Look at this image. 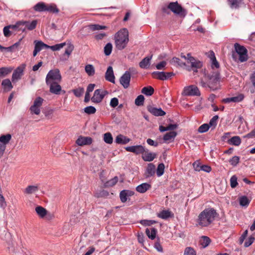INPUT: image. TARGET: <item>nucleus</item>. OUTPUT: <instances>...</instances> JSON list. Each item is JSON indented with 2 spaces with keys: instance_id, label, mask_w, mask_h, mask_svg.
Wrapping results in <instances>:
<instances>
[{
  "instance_id": "14",
  "label": "nucleus",
  "mask_w": 255,
  "mask_h": 255,
  "mask_svg": "<svg viewBox=\"0 0 255 255\" xmlns=\"http://www.w3.org/2000/svg\"><path fill=\"white\" fill-rule=\"evenodd\" d=\"M60 82L51 83L46 84L49 87V91L52 94L55 95H60L62 91L61 86L59 84Z\"/></svg>"
},
{
  "instance_id": "43",
  "label": "nucleus",
  "mask_w": 255,
  "mask_h": 255,
  "mask_svg": "<svg viewBox=\"0 0 255 255\" xmlns=\"http://www.w3.org/2000/svg\"><path fill=\"white\" fill-rule=\"evenodd\" d=\"M35 211L39 216L43 218L47 214L46 210L41 206H37L35 208Z\"/></svg>"
},
{
  "instance_id": "58",
  "label": "nucleus",
  "mask_w": 255,
  "mask_h": 255,
  "mask_svg": "<svg viewBox=\"0 0 255 255\" xmlns=\"http://www.w3.org/2000/svg\"><path fill=\"white\" fill-rule=\"evenodd\" d=\"M240 157L238 156H234L230 159V163L233 166H236L239 162Z\"/></svg>"
},
{
  "instance_id": "59",
  "label": "nucleus",
  "mask_w": 255,
  "mask_h": 255,
  "mask_svg": "<svg viewBox=\"0 0 255 255\" xmlns=\"http://www.w3.org/2000/svg\"><path fill=\"white\" fill-rule=\"evenodd\" d=\"M7 204L5 200V198L3 196L0 194V208L2 210H5Z\"/></svg>"
},
{
  "instance_id": "23",
  "label": "nucleus",
  "mask_w": 255,
  "mask_h": 255,
  "mask_svg": "<svg viewBox=\"0 0 255 255\" xmlns=\"http://www.w3.org/2000/svg\"><path fill=\"white\" fill-rule=\"evenodd\" d=\"M130 139L128 137L123 135H118L115 139V142L117 144H126L130 141Z\"/></svg>"
},
{
  "instance_id": "63",
  "label": "nucleus",
  "mask_w": 255,
  "mask_h": 255,
  "mask_svg": "<svg viewBox=\"0 0 255 255\" xmlns=\"http://www.w3.org/2000/svg\"><path fill=\"white\" fill-rule=\"evenodd\" d=\"M9 252L10 253H12L13 255H16L19 253V251L17 248V247H15L13 246H10L8 247Z\"/></svg>"
},
{
  "instance_id": "35",
  "label": "nucleus",
  "mask_w": 255,
  "mask_h": 255,
  "mask_svg": "<svg viewBox=\"0 0 255 255\" xmlns=\"http://www.w3.org/2000/svg\"><path fill=\"white\" fill-rule=\"evenodd\" d=\"M47 4L43 2H39L34 6V9L38 12L45 11Z\"/></svg>"
},
{
  "instance_id": "6",
  "label": "nucleus",
  "mask_w": 255,
  "mask_h": 255,
  "mask_svg": "<svg viewBox=\"0 0 255 255\" xmlns=\"http://www.w3.org/2000/svg\"><path fill=\"white\" fill-rule=\"evenodd\" d=\"M62 80V77L60 71L58 69L51 70L47 74L46 77V83L50 84L54 82H60Z\"/></svg>"
},
{
  "instance_id": "13",
  "label": "nucleus",
  "mask_w": 255,
  "mask_h": 255,
  "mask_svg": "<svg viewBox=\"0 0 255 255\" xmlns=\"http://www.w3.org/2000/svg\"><path fill=\"white\" fill-rule=\"evenodd\" d=\"M131 74L129 71H126L125 73L121 76L120 79L121 84L124 88H128L129 86L130 81Z\"/></svg>"
},
{
  "instance_id": "64",
  "label": "nucleus",
  "mask_w": 255,
  "mask_h": 255,
  "mask_svg": "<svg viewBox=\"0 0 255 255\" xmlns=\"http://www.w3.org/2000/svg\"><path fill=\"white\" fill-rule=\"evenodd\" d=\"M10 26L9 25L4 27L3 29V34L5 37H9L11 34V31L10 30Z\"/></svg>"
},
{
  "instance_id": "38",
  "label": "nucleus",
  "mask_w": 255,
  "mask_h": 255,
  "mask_svg": "<svg viewBox=\"0 0 255 255\" xmlns=\"http://www.w3.org/2000/svg\"><path fill=\"white\" fill-rule=\"evenodd\" d=\"M11 138V135L10 134L1 135L0 136V142H1V144H3L6 146V144L9 142Z\"/></svg>"
},
{
  "instance_id": "44",
  "label": "nucleus",
  "mask_w": 255,
  "mask_h": 255,
  "mask_svg": "<svg viewBox=\"0 0 255 255\" xmlns=\"http://www.w3.org/2000/svg\"><path fill=\"white\" fill-rule=\"evenodd\" d=\"M172 63L176 64L177 65L181 67L186 65V61L184 60V61H182L179 58L174 57L172 58L171 61Z\"/></svg>"
},
{
  "instance_id": "20",
  "label": "nucleus",
  "mask_w": 255,
  "mask_h": 255,
  "mask_svg": "<svg viewBox=\"0 0 255 255\" xmlns=\"http://www.w3.org/2000/svg\"><path fill=\"white\" fill-rule=\"evenodd\" d=\"M105 79L108 81L112 83L115 82V77L114 74L113 69L112 66H109L105 73Z\"/></svg>"
},
{
  "instance_id": "60",
  "label": "nucleus",
  "mask_w": 255,
  "mask_h": 255,
  "mask_svg": "<svg viewBox=\"0 0 255 255\" xmlns=\"http://www.w3.org/2000/svg\"><path fill=\"white\" fill-rule=\"evenodd\" d=\"M139 223L144 226H150L155 223L154 220H141L139 221Z\"/></svg>"
},
{
  "instance_id": "16",
  "label": "nucleus",
  "mask_w": 255,
  "mask_h": 255,
  "mask_svg": "<svg viewBox=\"0 0 255 255\" xmlns=\"http://www.w3.org/2000/svg\"><path fill=\"white\" fill-rule=\"evenodd\" d=\"M126 150L128 151L134 153L136 154L142 153V152L144 151L145 148L141 145H133L128 146L125 148Z\"/></svg>"
},
{
  "instance_id": "30",
  "label": "nucleus",
  "mask_w": 255,
  "mask_h": 255,
  "mask_svg": "<svg viewBox=\"0 0 255 255\" xmlns=\"http://www.w3.org/2000/svg\"><path fill=\"white\" fill-rule=\"evenodd\" d=\"M155 172V166L153 163H149L146 170V176L147 177H150L154 174Z\"/></svg>"
},
{
  "instance_id": "56",
  "label": "nucleus",
  "mask_w": 255,
  "mask_h": 255,
  "mask_svg": "<svg viewBox=\"0 0 255 255\" xmlns=\"http://www.w3.org/2000/svg\"><path fill=\"white\" fill-rule=\"evenodd\" d=\"M73 92L76 97H80L83 94L84 89L82 87H79L76 89L73 90Z\"/></svg>"
},
{
  "instance_id": "34",
  "label": "nucleus",
  "mask_w": 255,
  "mask_h": 255,
  "mask_svg": "<svg viewBox=\"0 0 255 255\" xmlns=\"http://www.w3.org/2000/svg\"><path fill=\"white\" fill-rule=\"evenodd\" d=\"M174 74L172 72L160 71V80H167L170 79Z\"/></svg>"
},
{
  "instance_id": "46",
  "label": "nucleus",
  "mask_w": 255,
  "mask_h": 255,
  "mask_svg": "<svg viewBox=\"0 0 255 255\" xmlns=\"http://www.w3.org/2000/svg\"><path fill=\"white\" fill-rule=\"evenodd\" d=\"M88 27L92 31L104 29L107 28L105 26L100 25L99 24H90L88 25Z\"/></svg>"
},
{
  "instance_id": "29",
  "label": "nucleus",
  "mask_w": 255,
  "mask_h": 255,
  "mask_svg": "<svg viewBox=\"0 0 255 255\" xmlns=\"http://www.w3.org/2000/svg\"><path fill=\"white\" fill-rule=\"evenodd\" d=\"M100 178L102 182L104 183V186L105 187H109L113 186L118 181V177L117 176H115L113 178L106 182H105V181L102 179L101 177Z\"/></svg>"
},
{
  "instance_id": "2",
  "label": "nucleus",
  "mask_w": 255,
  "mask_h": 255,
  "mask_svg": "<svg viewBox=\"0 0 255 255\" xmlns=\"http://www.w3.org/2000/svg\"><path fill=\"white\" fill-rule=\"evenodd\" d=\"M218 215L216 210L213 208H206L198 215L197 223L202 227H208Z\"/></svg>"
},
{
  "instance_id": "19",
  "label": "nucleus",
  "mask_w": 255,
  "mask_h": 255,
  "mask_svg": "<svg viewBox=\"0 0 255 255\" xmlns=\"http://www.w3.org/2000/svg\"><path fill=\"white\" fill-rule=\"evenodd\" d=\"M244 99V95L240 94L237 96L225 98L223 100V102L225 103H229L231 102L239 103L241 102Z\"/></svg>"
},
{
  "instance_id": "36",
  "label": "nucleus",
  "mask_w": 255,
  "mask_h": 255,
  "mask_svg": "<svg viewBox=\"0 0 255 255\" xmlns=\"http://www.w3.org/2000/svg\"><path fill=\"white\" fill-rule=\"evenodd\" d=\"M38 190V187L37 185H29L24 190V193L26 194H31L35 193Z\"/></svg>"
},
{
  "instance_id": "54",
  "label": "nucleus",
  "mask_w": 255,
  "mask_h": 255,
  "mask_svg": "<svg viewBox=\"0 0 255 255\" xmlns=\"http://www.w3.org/2000/svg\"><path fill=\"white\" fill-rule=\"evenodd\" d=\"M66 45L65 42L57 44L52 46H49V48L51 49L53 51L59 50L63 48Z\"/></svg>"
},
{
  "instance_id": "45",
  "label": "nucleus",
  "mask_w": 255,
  "mask_h": 255,
  "mask_svg": "<svg viewBox=\"0 0 255 255\" xmlns=\"http://www.w3.org/2000/svg\"><path fill=\"white\" fill-rule=\"evenodd\" d=\"M104 141L108 144H112L113 142V138L110 132H106L104 134Z\"/></svg>"
},
{
  "instance_id": "42",
  "label": "nucleus",
  "mask_w": 255,
  "mask_h": 255,
  "mask_svg": "<svg viewBox=\"0 0 255 255\" xmlns=\"http://www.w3.org/2000/svg\"><path fill=\"white\" fill-rule=\"evenodd\" d=\"M9 26H10V29L13 30L25 31V28L22 27L21 21L17 22L15 24L9 25Z\"/></svg>"
},
{
  "instance_id": "3",
  "label": "nucleus",
  "mask_w": 255,
  "mask_h": 255,
  "mask_svg": "<svg viewBox=\"0 0 255 255\" xmlns=\"http://www.w3.org/2000/svg\"><path fill=\"white\" fill-rule=\"evenodd\" d=\"M128 31L126 28H123L115 35L116 47L118 50L124 49L128 42Z\"/></svg>"
},
{
  "instance_id": "27",
  "label": "nucleus",
  "mask_w": 255,
  "mask_h": 255,
  "mask_svg": "<svg viewBox=\"0 0 255 255\" xmlns=\"http://www.w3.org/2000/svg\"><path fill=\"white\" fill-rule=\"evenodd\" d=\"M34 48L40 52L43 49H49V45L44 43L41 41L35 40L34 41Z\"/></svg>"
},
{
  "instance_id": "62",
  "label": "nucleus",
  "mask_w": 255,
  "mask_h": 255,
  "mask_svg": "<svg viewBox=\"0 0 255 255\" xmlns=\"http://www.w3.org/2000/svg\"><path fill=\"white\" fill-rule=\"evenodd\" d=\"M120 197L121 201L123 203H125L127 201L128 197L127 195V194H126L125 190L122 191L120 192Z\"/></svg>"
},
{
  "instance_id": "39",
  "label": "nucleus",
  "mask_w": 255,
  "mask_h": 255,
  "mask_svg": "<svg viewBox=\"0 0 255 255\" xmlns=\"http://www.w3.org/2000/svg\"><path fill=\"white\" fill-rule=\"evenodd\" d=\"M174 217V214L169 210H162L160 212V218L167 219Z\"/></svg>"
},
{
  "instance_id": "40",
  "label": "nucleus",
  "mask_w": 255,
  "mask_h": 255,
  "mask_svg": "<svg viewBox=\"0 0 255 255\" xmlns=\"http://www.w3.org/2000/svg\"><path fill=\"white\" fill-rule=\"evenodd\" d=\"M141 93L146 96H151L154 93V89L151 86L143 87L141 90Z\"/></svg>"
},
{
  "instance_id": "25",
  "label": "nucleus",
  "mask_w": 255,
  "mask_h": 255,
  "mask_svg": "<svg viewBox=\"0 0 255 255\" xmlns=\"http://www.w3.org/2000/svg\"><path fill=\"white\" fill-rule=\"evenodd\" d=\"M1 86L5 92L10 91L13 88L11 82L9 79H5L2 80L1 82Z\"/></svg>"
},
{
  "instance_id": "53",
  "label": "nucleus",
  "mask_w": 255,
  "mask_h": 255,
  "mask_svg": "<svg viewBox=\"0 0 255 255\" xmlns=\"http://www.w3.org/2000/svg\"><path fill=\"white\" fill-rule=\"evenodd\" d=\"M183 255H196V252L193 248L187 247L184 250Z\"/></svg>"
},
{
  "instance_id": "33",
  "label": "nucleus",
  "mask_w": 255,
  "mask_h": 255,
  "mask_svg": "<svg viewBox=\"0 0 255 255\" xmlns=\"http://www.w3.org/2000/svg\"><path fill=\"white\" fill-rule=\"evenodd\" d=\"M45 11H48L53 13H57L59 12V9L57 7L55 4H47Z\"/></svg>"
},
{
  "instance_id": "52",
  "label": "nucleus",
  "mask_w": 255,
  "mask_h": 255,
  "mask_svg": "<svg viewBox=\"0 0 255 255\" xmlns=\"http://www.w3.org/2000/svg\"><path fill=\"white\" fill-rule=\"evenodd\" d=\"M144 96L141 95H139L135 100V104L138 106H142L144 103Z\"/></svg>"
},
{
  "instance_id": "50",
  "label": "nucleus",
  "mask_w": 255,
  "mask_h": 255,
  "mask_svg": "<svg viewBox=\"0 0 255 255\" xmlns=\"http://www.w3.org/2000/svg\"><path fill=\"white\" fill-rule=\"evenodd\" d=\"M232 8H237L239 7L241 0H228Z\"/></svg>"
},
{
  "instance_id": "22",
  "label": "nucleus",
  "mask_w": 255,
  "mask_h": 255,
  "mask_svg": "<svg viewBox=\"0 0 255 255\" xmlns=\"http://www.w3.org/2000/svg\"><path fill=\"white\" fill-rule=\"evenodd\" d=\"M151 58L152 55L144 58L139 63V67L142 69H148L150 66Z\"/></svg>"
},
{
  "instance_id": "9",
  "label": "nucleus",
  "mask_w": 255,
  "mask_h": 255,
  "mask_svg": "<svg viewBox=\"0 0 255 255\" xmlns=\"http://www.w3.org/2000/svg\"><path fill=\"white\" fill-rule=\"evenodd\" d=\"M44 100L41 97L36 98L33 102V104L30 107L29 110L31 114L39 115L40 113V108Z\"/></svg>"
},
{
  "instance_id": "41",
  "label": "nucleus",
  "mask_w": 255,
  "mask_h": 255,
  "mask_svg": "<svg viewBox=\"0 0 255 255\" xmlns=\"http://www.w3.org/2000/svg\"><path fill=\"white\" fill-rule=\"evenodd\" d=\"M12 70L10 67H1L0 68V77H4L9 74Z\"/></svg>"
},
{
  "instance_id": "21",
  "label": "nucleus",
  "mask_w": 255,
  "mask_h": 255,
  "mask_svg": "<svg viewBox=\"0 0 255 255\" xmlns=\"http://www.w3.org/2000/svg\"><path fill=\"white\" fill-rule=\"evenodd\" d=\"M22 27L25 28V29L27 28L29 30L34 29L37 25V21L36 20L32 21L31 22L27 21H21Z\"/></svg>"
},
{
  "instance_id": "17",
  "label": "nucleus",
  "mask_w": 255,
  "mask_h": 255,
  "mask_svg": "<svg viewBox=\"0 0 255 255\" xmlns=\"http://www.w3.org/2000/svg\"><path fill=\"white\" fill-rule=\"evenodd\" d=\"M174 130H168L169 132H166L163 137V140L164 142L170 143L174 140L177 133Z\"/></svg>"
},
{
  "instance_id": "28",
  "label": "nucleus",
  "mask_w": 255,
  "mask_h": 255,
  "mask_svg": "<svg viewBox=\"0 0 255 255\" xmlns=\"http://www.w3.org/2000/svg\"><path fill=\"white\" fill-rule=\"evenodd\" d=\"M145 233L149 239L153 240L156 237L157 230L154 228H147L145 230Z\"/></svg>"
},
{
  "instance_id": "11",
  "label": "nucleus",
  "mask_w": 255,
  "mask_h": 255,
  "mask_svg": "<svg viewBox=\"0 0 255 255\" xmlns=\"http://www.w3.org/2000/svg\"><path fill=\"white\" fill-rule=\"evenodd\" d=\"M108 94V92L106 90L97 89L94 91L93 96L91 98V101L95 103H99Z\"/></svg>"
},
{
  "instance_id": "51",
  "label": "nucleus",
  "mask_w": 255,
  "mask_h": 255,
  "mask_svg": "<svg viewBox=\"0 0 255 255\" xmlns=\"http://www.w3.org/2000/svg\"><path fill=\"white\" fill-rule=\"evenodd\" d=\"M240 204L242 206H248L250 203V200L246 196L241 197L240 198Z\"/></svg>"
},
{
  "instance_id": "47",
  "label": "nucleus",
  "mask_w": 255,
  "mask_h": 255,
  "mask_svg": "<svg viewBox=\"0 0 255 255\" xmlns=\"http://www.w3.org/2000/svg\"><path fill=\"white\" fill-rule=\"evenodd\" d=\"M147 110L153 115L155 116H159V109H157L152 106H149L147 107Z\"/></svg>"
},
{
  "instance_id": "37",
  "label": "nucleus",
  "mask_w": 255,
  "mask_h": 255,
  "mask_svg": "<svg viewBox=\"0 0 255 255\" xmlns=\"http://www.w3.org/2000/svg\"><path fill=\"white\" fill-rule=\"evenodd\" d=\"M85 70L86 73L89 76H92L95 73V69L92 64H87L85 66Z\"/></svg>"
},
{
  "instance_id": "1",
  "label": "nucleus",
  "mask_w": 255,
  "mask_h": 255,
  "mask_svg": "<svg viewBox=\"0 0 255 255\" xmlns=\"http://www.w3.org/2000/svg\"><path fill=\"white\" fill-rule=\"evenodd\" d=\"M220 79L219 71H213L210 73H204V76L201 79L200 85L202 87L215 91L219 88Z\"/></svg>"
},
{
  "instance_id": "49",
  "label": "nucleus",
  "mask_w": 255,
  "mask_h": 255,
  "mask_svg": "<svg viewBox=\"0 0 255 255\" xmlns=\"http://www.w3.org/2000/svg\"><path fill=\"white\" fill-rule=\"evenodd\" d=\"M113 49L112 44L111 43H108L104 47V53L106 56L111 54Z\"/></svg>"
},
{
  "instance_id": "10",
  "label": "nucleus",
  "mask_w": 255,
  "mask_h": 255,
  "mask_svg": "<svg viewBox=\"0 0 255 255\" xmlns=\"http://www.w3.org/2000/svg\"><path fill=\"white\" fill-rule=\"evenodd\" d=\"M25 67L26 65L25 64H22L14 70L11 77L12 82H16L21 78Z\"/></svg>"
},
{
  "instance_id": "31",
  "label": "nucleus",
  "mask_w": 255,
  "mask_h": 255,
  "mask_svg": "<svg viewBox=\"0 0 255 255\" xmlns=\"http://www.w3.org/2000/svg\"><path fill=\"white\" fill-rule=\"evenodd\" d=\"M211 242V241L208 237L203 236L199 241V244L202 248H205L209 245Z\"/></svg>"
},
{
  "instance_id": "24",
  "label": "nucleus",
  "mask_w": 255,
  "mask_h": 255,
  "mask_svg": "<svg viewBox=\"0 0 255 255\" xmlns=\"http://www.w3.org/2000/svg\"><path fill=\"white\" fill-rule=\"evenodd\" d=\"M209 57L211 61V67L212 69L214 68H219L220 65L219 62L216 60L215 53L213 51H210L209 53Z\"/></svg>"
},
{
  "instance_id": "15",
  "label": "nucleus",
  "mask_w": 255,
  "mask_h": 255,
  "mask_svg": "<svg viewBox=\"0 0 255 255\" xmlns=\"http://www.w3.org/2000/svg\"><path fill=\"white\" fill-rule=\"evenodd\" d=\"M93 142V139L89 136H80L76 141V144L79 146L90 145Z\"/></svg>"
},
{
  "instance_id": "4",
  "label": "nucleus",
  "mask_w": 255,
  "mask_h": 255,
  "mask_svg": "<svg viewBox=\"0 0 255 255\" xmlns=\"http://www.w3.org/2000/svg\"><path fill=\"white\" fill-rule=\"evenodd\" d=\"M235 52H233L232 57L235 61L243 62L248 60V51L246 48L238 43L234 44Z\"/></svg>"
},
{
  "instance_id": "7",
  "label": "nucleus",
  "mask_w": 255,
  "mask_h": 255,
  "mask_svg": "<svg viewBox=\"0 0 255 255\" xmlns=\"http://www.w3.org/2000/svg\"><path fill=\"white\" fill-rule=\"evenodd\" d=\"M178 128V125L169 118L163 120L160 118V132L168 130H174Z\"/></svg>"
},
{
  "instance_id": "12",
  "label": "nucleus",
  "mask_w": 255,
  "mask_h": 255,
  "mask_svg": "<svg viewBox=\"0 0 255 255\" xmlns=\"http://www.w3.org/2000/svg\"><path fill=\"white\" fill-rule=\"evenodd\" d=\"M183 94L185 96H200V92L198 87L195 85H191L185 87Z\"/></svg>"
},
{
  "instance_id": "57",
  "label": "nucleus",
  "mask_w": 255,
  "mask_h": 255,
  "mask_svg": "<svg viewBox=\"0 0 255 255\" xmlns=\"http://www.w3.org/2000/svg\"><path fill=\"white\" fill-rule=\"evenodd\" d=\"M84 112L87 114H93L96 112V108L93 106H88L84 108Z\"/></svg>"
},
{
  "instance_id": "8",
  "label": "nucleus",
  "mask_w": 255,
  "mask_h": 255,
  "mask_svg": "<svg viewBox=\"0 0 255 255\" xmlns=\"http://www.w3.org/2000/svg\"><path fill=\"white\" fill-rule=\"evenodd\" d=\"M181 57L186 61V65L190 64L191 65V67L193 68V71L195 72H197V69L201 68L202 65L200 61L195 60L189 53L187 54V56L182 54Z\"/></svg>"
},
{
  "instance_id": "26",
  "label": "nucleus",
  "mask_w": 255,
  "mask_h": 255,
  "mask_svg": "<svg viewBox=\"0 0 255 255\" xmlns=\"http://www.w3.org/2000/svg\"><path fill=\"white\" fill-rule=\"evenodd\" d=\"M151 185L147 183H142L136 187V190L139 193H143L149 189Z\"/></svg>"
},
{
  "instance_id": "55",
  "label": "nucleus",
  "mask_w": 255,
  "mask_h": 255,
  "mask_svg": "<svg viewBox=\"0 0 255 255\" xmlns=\"http://www.w3.org/2000/svg\"><path fill=\"white\" fill-rule=\"evenodd\" d=\"M210 126L209 124H204L199 127L198 131L200 133L205 132L208 130Z\"/></svg>"
},
{
  "instance_id": "5",
  "label": "nucleus",
  "mask_w": 255,
  "mask_h": 255,
  "mask_svg": "<svg viewBox=\"0 0 255 255\" xmlns=\"http://www.w3.org/2000/svg\"><path fill=\"white\" fill-rule=\"evenodd\" d=\"M168 9H170L176 15L181 17H185L187 13L185 9L177 1L170 2L167 7H163L162 8V11L165 13H168Z\"/></svg>"
},
{
  "instance_id": "32",
  "label": "nucleus",
  "mask_w": 255,
  "mask_h": 255,
  "mask_svg": "<svg viewBox=\"0 0 255 255\" xmlns=\"http://www.w3.org/2000/svg\"><path fill=\"white\" fill-rule=\"evenodd\" d=\"M228 143L231 145L239 146L241 143V139L239 136H234L228 140Z\"/></svg>"
},
{
  "instance_id": "48",
  "label": "nucleus",
  "mask_w": 255,
  "mask_h": 255,
  "mask_svg": "<svg viewBox=\"0 0 255 255\" xmlns=\"http://www.w3.org/2000/svg\"><path fill=\"white\" fill-rule=\"evenodd\" d=\"M138 242L144 247V243L145 242V237L142 232H138L136 235Z\"/></svg>"
},
{
  "instance_id": "61",
  "label": "nucleus",
  "mask_w": 255,
  "mask_h": 255,
  "mask_svg": "<svg viewBox=\"0 0 255 255\" xmlns=\"http://www.w3.org/2000/svg\"><path fill=\"white\" fill-rule=\"evenodd\" d=\"M230 184L232 188H235L238 185L237 177L235 175H233L230 179Z\"/></svg>"
},
{
  "instance_id": "18",
  "label": "nucleus",
  "mask_w": 255,
  "mask_h": 255,
  "mask_svg": "<svg viewBox=\"0 0 255 255\" xmlns=\"http://www.w3.org/2000/svg\"><path fill=\"white\" fill-rule=\"evenodd\" d=\"M156 154L149 151L147 149H144V151L142 153V158L145 161H151L156 157Z\"/></svg>"
}]
</instances>
